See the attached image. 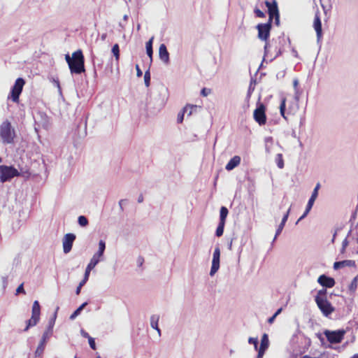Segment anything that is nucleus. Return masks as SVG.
I'll use <instances>...</instances> for the list:
<instances>
[{"instance_id":"nucleus-1","label":"nucleus","mask_w":358,"mask_h":358,"mask_svg":"<svg viewBox=\"0 0 358 358\" xmlns=\"http://www.w3.org/2000/svg\"><path fill=\"white\" fill-rule=\"evenodd\" d=\"M265 4L268 8V21L266 23L257 24L256 28L258 31V38L260 40L265 41L264 57H268L271 45L268 41V39L270 36L272 21L274 19L275 24L278 26L280 24V14L275 1H273L272 3L268 1H266Z\"/></svg>"},{"instance_id":"nucleus-2","label":"nucleus","mask_w":358,"mask_h":358,"mask_svg":"<svg viewBox=\"0 0 358 358\" xmlns=\"http://www.w3.org/2000/svg\"><path fill=\"white\" fill-rule=\"evenodd\" d=\"M22 176L28 179L31 176L29 169L27 167H19V170L12 166H0V181L5 182L10 180L14 177Z\"/></svg>"},{"instance_id":"nucleus-3","label":"nucleus","mask_w":358,"mask_h":358,"mask_svg":"<svg viewBox=\"0 0 358 358\" xmlns=\"http://www.w3.org/2000/svg\"><path fill=\"white\" fill-rule=\"evenodd\" d=\"M65 59L71 73L80 74L85 71V58L81 50L73 52L71 57L66 54Z\"/></svg>"},{"instance_id":"nucleus-4","label":"nucleus","mask_w":358,"mask_h":358,"mask_svg":"<svg viewBox=\"0 0 358 358\" xmlns=\"http://www.w3.org/2000/svg\"><path fill=\"white\" fill-rule=\"evenodd\" d=\"M0 137L3 143L10 144L14 143L15 131L8 120H5L0 125Z\"/></svg>"},{"instance_id":"nucleus-5","label":"nucleus","mask_w":358,"mask_h":358,"mask_svg":"<svg viewBox=\"0 0 358 358\" xmlns=\"http://www.w3.org/2000/svg\"><path fill=\"white\" fill-rule=\"evenodd\" d=\"M53 334V323L49 322L46 331L43 334L42 338L35 351V357H41L44 352L46 343Z\"/></svg>"},{"instance_id":"nucleus-6","label":"nucleus","mask_w":358,"mask_h":358,"mask_svg":"<svg viewBox=\"0 0 358 358\" xmlns=\"http://www.w3.org/2000/svg\"><path fill=\"white\" fill-rule=\"evenodd\" d=\"M105 249L106 243L103 241L101 240L99 243V250L90 259V262L86 267L85 271L90 273L91 271L99 264L100 258L103 255Z\"/></svg>"},{"instance_id":"nucleus-7","label":"nucleus","mask_w":358,"mask_h":358,"mask_svg":"<svg viewBox=\"0 0 358 358\" xmlns=\"http://www.w3.org/2000/svg\"><path fill=\"white\" fill-rule=\"evenodd\" d=\"M345 333L346 331L343 329L336 331L325 329L323 332L327 341L331 344L340 343L343 341Z\"/></svg>"},{"instance_id":"nucleus-8","label":"nucleus","mask_w":358,"mask_h":358,"mask_svg":"<svg viewBox=\"0 0 358 358\" xmlns=\"http://www.w3.org/2000/svg\"><path fill=\"white\" fill-rule=\"evenodd\" d=\"M315 301L323 315L325 317H329L335 310V308L327 300V299H322L319 298V296H315Z\"/></svg>"},{"instance_id":"nucleus-9","label":"nucleus","mask_w":358,"mask_h":358,"mask_svg":"<svg viewBox=\"0 0 358 358\" xmlns=\"http://www.w3.org/2000/svg\"><path fill=\"white\" fill-rule=\"evenodd\" d=\"M25 85V80L22 78L16 79L14 85L13 86L10 97L15 103L19 102L20 95L21 94L23 87Z\"/></svg>"},{"instance_id":"nucleus-10","label":"nucleus","mask_w":358,"mask_h":358,"mask_svg":"<svg viewBox=\"0 0 358 358\" xmlns=\"http://www.w3.org/2000/svg\"><path fill=\"white\" fill-rule=\"evenodd\" d=\"M253 117L260 126L266 123V107L263 103H259L254 110Z\"/></svg>"},{"instance_id":"nucleus-11","label":"nucleus","mask_w":358,"mask_h":358,"mask_svg":"<svg viewBox=\"0 0 358 358\" xmlns=\"http://www.w3.org/2000/svg\"><path fill=\"white\" fill-rule=\"evenodd\" d=\"M76 238V236L73 233H68L64 235L62 239L64 253L68 254L69 252H70Z\"/></svg>"},{"instance_id":"nucleus-12","label":"nucleus","mask_w":358,"mask_h":358,"mask_svg":"<svg viewBox=\"0 0 358 358\" xmlns=\"http://www.w3.org/2000/svg\"><path fill=\"white\" fill-rule=\"evenodd\" d=\"M220 247L217 246L215 248L213 260H212V266L210 271V275L213 276L217 271L220 268Z\"/></svg>"},{"instance_id":"nucleus-13","label":"nucleus","mask_w":358,"mask_h":358,"mask_svg":"<svg viewBox=\"0 0 358 358\" xmlns=\"http://www.w3.org/2000/svg\"><path fill=\"white\" fill-rule=\"evenodd\" d=\"M317 282L325 288H331L336 284V281L334 278L329 277L325 274H322L319 276L317 278Z\"/></svg>"},{"instance_id":"nucleus-14","label":"nucleus","mask_w":358,"mask_h":358,"mask_svg":"<svg viewBox=\"0 0 358 358\" xmlns=\"http://www.w3.org/2000/svg\"><path fill=\"white\" fill-rule=\"evenodd\" d=\"M313 27L317 34V38L320 40L322 36V22L320 15L316 13L313 21Z\"/></svg>"},{"instance_id":"nucleus-15","label":"nucleus","mask_w":358,"mask_h":358,"mask_svg":"<svg viewBox=\"0 0 358 358\" xmlns=\"http://www.w3.org/2000/svg\"><path fill=\"white\" fill-rule=\"evenodd\" d=\"M348 266V267H355L356 266L355 261L354 260H343V261H338L335 262L334 264V268L335 270L340 269L341 268Z\"/></svg>"},{"instance_id":"nucleus-16","label":"nucleus","mask_w":358,"mask_h":358,"mask_svg":"<svg viewBox=\"0 0 358 358\" xmlns=\"http://www.w3.org/2000/svg\"><path fill=\"white\" fill-rule=\"evenodd\" d=\"M159 58L165 63H168L169 61V53L166 49V46L164 44H161L159 48Z\"/></svg>"},{"instance_id":"nucleus-17","label":"nucleus","mask_w":358,"mask_h":358,"mask_svg":"<svg viewBox=\"0 0 358 358\" xmlns=\"http://www.w3.org/2000/svg\"><path fill=\"white\" fill-rule=\"evenodd\" d=\"M354 231H355L356 236H357L356 238L358 242V225H355V227H353V225H351V229L348 231L347 237L343 240V241L342 243V246L343 248H346L348 245V238H349L350 237H352V238H355L354 235H353Z\"/></svg>"},{"instance_id":"nucleus-18","label":"nucleus","mask_w":358,"mask_h":358,"mask_svg":"<svg viewBox=\"0 0 358 358\" xmlns=\"http://www.w3.org/2000/svg\"><path fill=\"white\" fill-rule=\"evenodd\" d=\"M241 157L238 155L233 157L229 162L227 164L225 169L227 171H231L236 166H238L241 163Z\"/></svg>"},{"instance_id":"nucleus-19","label":"nucleus","mask_w":358,"mask_h":358,"mask_svg":"<svg viewBox=\"0 0 358 358\" xmlns=\"http://www.w3.org/2000/svg\"><path fill=\"white\" fill-rule=\"evenodd\" d=\"M269 346V340L268 336L266 334H264L262 336L261 343L259 347L258 346V350L266 352Z\"/></svg>"},{"instance_id":"nucleus-20","label":"nucleus","mask_w":358,"mask_h":358,"mask_svg":"<svg viewBox=\"0 0 358 358\" xmlns=\"http://www.w3.org/2000/svg\"><path fill=\"white\" fill-rule=\"evenodd\" d=\"M197 108V106L196 105H193V104H187L184 108L178 114V117H177V122L178 123H182L183 122V119H184V115L186 112H187L188 110V108Z\"/></svg>"},{"instance_id":"nucleus-21","label":"nucleus","mask_w":358,"mask_h":358,"mask_svg":"<svg viewBox=\"0 0 358 358\" xmlns=\"http://www.w3.org/2000/svg\"><path fill=\"white\" fill-rule=\"evenodd\" d=\"M40 317L32 315L29 320H28L27 322V325L24 329V331H27L30 327L36 326L39 322Z\"/></svg>"},{"instance_id":"nucleus-22","label":"nucleus","mask_w":358,"mask_h":358,"mask_svg":"<svg viewBox=\"0 0 358 358\" xmlns=\"http://www.w3.org/2000/svg\"><path fill=\"white\" fill-rule=\"evenodd\" d=\"M315 201V199L312 198V197L310 198V199L307 203L306 208L304 213L297 220L296 224H298L299 222H300L305 216H306V215L309 213V211L312 208Z\"/></svg>"},{"instance_id":"nucleus-23","label":"nucleus","mask_w":358,"mask_h":358,"mask_svg":"<svg viewBox=\"0 0 358 358\" xmlns=\"http://www.w3.org/2000/svg\"><path fill=\"white\" fill-rule=\"evenodd\" d=\"M87 305V302L83 303L69 317L71 320H74L81 313V311Z\"/></svg>"},{"instance_id":"nucleus-24","label":"nucleus","mask_w":358,"mask_h":358,"mask_svg":"<svg viewBox=\"0 0 358 358\" xmlns=\"http://www.w3.org/2000/svg\"><path fill=\"white\" fill-rule=\"evenodd\" d=\"M41 314V306L38 301H34L32 306L31 315L40 317Z\"/></svg>"},{"instance_id":"nucleus-25","label":"nucleus","mask_w":358,"mask_h":358,"mask_svg":"<svg viewBox=\"0 0 358 358\" xmlns=\"http://www.w3.org/2000/svg\"><path fill=\"white\" fill-rule=\"evenodd\" d=\"M227 215H228V209L224 206L221 207L220 215V224H224Z\"/></svg>"},{"instance_id":"nucleus-26","label":"nucleus","mask_w":358,"mask_h":358,"mask_svg":"<svg viewBox=\"0 0 358 358\" xmlns=\"http://www.w3.org/2000/svg\"><path fill=\"white\" fill-rule=\"evenodd\" d=\"M357 285H358V275L357 276H355L351 283L349 285V291L350 293H355L357 288Z\"/></svg>"},{"instance_id":"nucleus-27","label":"nucleus","mask_w":358,"mask_h":358,"mask_svg":"<svg viewBox=\"0 0 358 358\" xmlns=\"http://www.w3.org/2000/svg\"><path fill=\"white\" fill-rule=\"evenodd\" d=\"M152 40H153V38H151L146 43V45H145L147 54H148V55L149 56V57L150 58L151 60H152V53H153V51H152Z\"/></svg>"},{"instance_id":"nucleus-28","label":"nucleus","mask_w":358,"mask_h":358,"mask_svg":"<svg viewBox=\"0 0 358 358\" xmlns=\"http://www.w3.org/2000/svg\"><path fill=\"white\" fill-rule=\"evenodd\" d=\"M275 161L279 169L284 168V159L283 156L281 153H278L276 155Z\"/></svg>"},{"instance_id":"nucleus-29","label":"nucleus","mask_w":358,"mask_h":358,"mask_svg":"<svg viewBox=\"0 0 358 358\" xmlns=\"http://www.w3.org/2000/svg\"><path fill=\"white\" fill-rule=\"evenodd\" d=\"M159 320V316L158 315H152L150 317V326L152 329H157L158 326V322Z\"/></svg>"},{"instance_id":"nucleus-30","label":"nucleus","mask_w":358,"mask_h":358,"mask_svg":"<svg viewBox=\"0 0 358 358\" xmlns=\"http://www.w3.org/2000/svg\"><path fill=\"white\" fill-rule=\"evenodd\" d=\"M285 107H286V99L283 98L281 100V103L280 105V115L283 117V118L287 120V117L285 115Z\"/></svg>"},{"instance_id":"nucleus-31","label":"nucleus","mask_w":358,"mask_h":358,"mask_svg":"<svg viewBox=\"0 0 358 358\" xmlns=\"http://www.w3.org/2000/svg\"><path fill=\"white\" fill-rule=\"evenodd\" d=\"M112 52L115 57V59L118 61L120 59V48L118 44L116 43L113 46Z\"/></svg>"},{"instance_id":"nucleus-32","label":"nucleus","mask_w":358,"mask_h":358,"mask_svg":"<svg viewBox=\"0 0 358 358\" xmlns=\"http://www.w3.org/2000/svg\"><path fill=\"white\" fill-rule=\"evenodd\" d=\"M350 222L351 224H358V203L356 207L355 211L352 215Z\"/></svg>"},{"instance_id":"nucleus-33","label":"nucleus","mask_w":358,"mask_h":358,"mask_svg":"<svg viewBox=\"0 0 358 358\" xmlns=\"http://www.w3.org/2000/svg\"><path fill=\"white\" fill-rule=\"evenodd\" d=\"M327 288L324 287L323 289L319 290L315 296H319V298H322V299H327Z\"/></svg>"},{"instance_id":"nucleus-34","label":"nucleus","mask_w":358,"mask_h":358,"mask_svg":"<svg viewBox=\"0 0 358 358\" xmlns=\"http://www.w3.org/2000/svg\"><path fill=\"white\" fill-rule=\"evenodd\" d=\"M248 343L250 344L254 345L255 350H258V343H258V338H257L250 337L248 338Z\"/></svg>"},{"instance_id":"nucleus-35","label":"nucleus","mask_w":358,"mask_h":358,"mask_svg":"<svg viewBox=\"0 0 358 358\" xmlns=\"http://www.w3.org/2000/svg\"><path fill=\"white\" fill-rule=\"evenodd\" d=\"M90 273L85 271L84 278L79 283L80 287H83L85 285V283L87 282V280L89 279Z\"/></svg>"},{"instance_id":"nucleus-36","label":"nucleus","mask_w":358,"mask_h":358,"mask_svg":"<svg viewBox=\"0 0 358 358\" xmlns=\"http://www.w3.org/2000/svg\"><path fill=\"white\" fill-rule=\"evenodd\" d=\"M284 226L285 225H279L278 228L276 229L275 234V236H274V238L273 239L271 245H273V243L275 242V241L276 240L278 236L281 234V232H282V229L284 228Z\"/></svg>"},{"instance_id":"nucleus-37","label":"nucleus","mask_w":358,"mask_h":358,"mask_svg":"<svg viewBox=\"0 0 358 358\" xmlns=\"http://www.w3.org/2000/svg\"><path fill=\"white\" fill-rule=\"evenodd\" d=\"M144 82H145V85L148 87L150 85V73L149 72V71H147L145 72V74H144Z\"/></svg>"},{"instance_id":"nucleus-38","label":"nucleus","mask_w":358,"mask_h":358,"mask_svg":"<svg viewBox=\"0 0 358 358\" xmlns=\"http://www.w3.org/2000/svg\"><path fill=\"white\" fill-rule=\"evenodd\" d=\"M20 294H26V292L24 289V283H21L16 289L15 295H18Z\"/></svg>"},{"instance_id":"nucleus-39","label":"nucleus","mask_w":358,"mask_h":358,"mask_svg":"<svg viewBox=\"0 0 358 358\" xmlns=\"http://www.w3.org/2000/svg\"><path fill=\"white\" fill-rule=\"evenodd\" d=\"M224 226L225 225H218L217 226V228L216 231H215V235L217 237H220L221 236H222L223 232H224Z\"/></svg>"},{"instance_id":"nucleus-40","label":"nucleus","mask_w":358,"mask_h":358,"mask_svg":"<svg viewBox=\"0 0 358 358\" xmlns=\"http://www.w3.org/2000/svg\"><path fill=\"white\" fill-rule=\"evenodd\" d=\"M254 12H255L256 16L258 17L263 18V17H265V16H266L265 13L258 8H255L254 10Z\"/></svg>"},{"instance_id":"nucleus-41","label":"nucleus","mask_w":358,"mask_h":358,"mask_svg":"<svg viewBox=\"0 0 358 358\" xmlns=\"http://www.w3.org/2000/svg\"><path fill=\"white\" fill-rule=\"evenodd\" d=\"M320 187V183H317L315 187L314 188L310 197L314 198L315 199H317V195H318V190H319Z\"/></svg>"},{"instance_id":"nucleus-42","label":"nucleus","mask_w":358,"mask_h":358,"mask_svg":"<svg viewBox=\"0 0 358 358\" xmlns=\"http://www.w3.org/2000/svg\"><path fill=\"white\" fill-rule=\"evenodd\" d=\"M88 342H89V345L90 346V348L92 350H95L96 349V343H95L94 338H93L92 337L89 338Z\"/></svg>"},{"instance_id":"nucleus-43","label":"nucleus","mask_w":358,"mask_h":358,"mask_svg":"<svg viewBox=\"0 0 358 358\" xmlns=\"http://www.w3.org/2000/svg\"><path fill=\"white\" fill-rule=\"evenodd\" d=\"M283 50H284L281 47H279V48L275 47L274 55H273V58H276L277 57L280 55L282 54V52H283Z\"/></svg>"},{"instance_id":"nucleus-44","label":"nucleus","mask_w":358,"mask_h":358,"mask_svg":"<svg viewBox=\"0 0 358 358\" xmlns=\"http://www.w3.org/2000/svg\"><path fill=\"white\" fill-rule=\"evenodd\" d=\"M210 93H211V90L210 89H208V88L203 87L201 90V95L203 96H207Z\"/></svg>"},{"instance_id":"nucleus-45","label":"nucleus","mask_w":358,"mask_h":358,"mask_svg":"<svg viewBox=\"0 0 358 358\" xmlns=\"http://www.w3.org/2000/svg\"><path fill=\"white\" fill-rule=\"evenodd\" d=\"M78 224H88L87 219L85 216L80 215L78 217Z\"/></svg>"},{"instance_id":"nucleus-46","label":"nucleus","mask_w":358,"mask_h":358,"mask_svg":"<svg viewBox=\"0 0 358 358\" xmlns=\"http://www.w3.org/2000/svg\"><path fill=\"white\" fill-rule=\"evenodd\" d=\"M1 280H2V283H3V290H5L8 285V277L3 276L1 278Z\"/></svg>"},{"instance_id":"nucleus-47","label":"nucleus","mask_w":358,"mask_h":358,"mask_svg":"<svg viewBox=\"0 0 358 358\" xmlns=\"http://www.w3.org/2000/svg\"><path fill=\"white\" fill-rule=\"evenodd\" d=\"M136 76L137 77L140 78L143 75V72L141 70L138 64L136 65Z\"/></svg>"},{"instance_id":"nucleus-48","label":"nucleus","mask_w":358,"mask_h":358,"mask_svg":"<svg viewBox=\"0 0 358 358\" xmlns=\"http://www.w3.org/2000/svg\"><path fill=\"white\" fill-rule=\"evenodd\" d=\"M58 310H59V307H57L56 310L53 315V317L49 321V322H52V323L53 322V326L55 325V320L57 317V313Z\"/></svg>"},{"instance_id":"nucleus-49","label":"nucleus","mask_w":358,"mask_h":358,"mask_svg":"<svg viewBox=\"0 0 358 358\" xmlns=\"http://www.w3.org/2000/svg\"><path fill=\"white\" fill-rule=\"evenodd\" d=\"M80 334H81L82 336H83V337H84V338H87V339H88L89 338H90V337H91V336H90V334H89L87 332H86L85 330H83V329H81V331H80Z\"/></svg>"},{"instance_id":"nucleus-50","label":"nucleus","mask_w":358,"mask_h":358,"mask_svg":"<svg viewBox=\"0 0 358 358\" xmlns=\"http://www.w3.org/2000/svg\"><path fill=\"white\" fill-rule=\"evenodd\" d=\"M316 336L318 338L322 344L324 343V338L320 333H317Z\"/></svg>"},{"instance_id":"nucleus-51","label":"nucleus","mask_w":358,"mask_h":358,"mask_svg":"<svg viewBox=\"0 0 358 358\" xmlns=\"http://www.w3.org/2000/svg\"><path fill=\"white\" fill-rule=\"evenodd\" d=\"M289 209L287 210V213L282 217V222L280 224H285L286 222V221L287 220L288 215H289Z\"/></svg>"},{"instance_id":"nucleus-52","label":"nucleus","mask_w":358,"mask_h":358,"mask_svg":"<svg viewBox=\"0 0 358 358\" xmlns=\"http://www.w3.org/2000/svg\"><path fill=\"white\" fill-rule=\"evenodd\" d=\"M257 351L258 352V354L256 358H262L265 352L259 350H257Z\"/></svg>"},{"instance_id":"nucleus-53","label":"nucleus","mask_w":358,"mask_h":358,"mask_svg":"<svg viewBox=\"0 0 358 358\" xmlns=\"http://www.w3.org/2000/svg\"><path fill=\"white\" fill-rule=\"evenodd\" d=\"M253 90H254V87H252V86L250 85L249 87L248 91V98H250L251 96V94H252Z\"/></svg>"},{"instance_id":"nucleus-54","label":"nucleus","mask_w":358,"mask_h":358,"mask_svg":"<svg viewBox=\"0 0 358 358\" xmlns=\"http://www.w3.org/2000/svg\"><path fill=\"white\" fill-rule=\"evenodd\" d=\"M276 316L275 315H273L271 317H270L268 319V322L269 324H272L275 319Z\"/></svg>"},{"instance_id":"nucleus-55","label":"nucleus","mask_w":358,"mask_h":358,"mask_svg":"<svg viewBox=\"0 0 358 358\" xmlns=\"http://www.w3.org/2000/svg\"><path fill=\"white\" fill-rule=\"evenodd\" d=\"M196 108H190V107H189V108H188V110H187V112H186V113H187V115H188V116H190V115L192 114V113H193L194 110H196Z\"/></svg>"},{"instance_id":"nucleus-56","label":"nucleus","mask_w":358,"mask_h":358,"mask_svg":"<svg viewBox=\"0 0 358 358\" xmlns=\"http://www.w3.org/2000/svg\"><path fill=\"white\" fill-rule=\"evenodd\" d=\"M143 262H144L143 258L141 257H139L138 259V266H141L143 264Z\"/></svg>"},{"instance_id":"nucleus-57","label":"nucleus","mask_w":358,"mask_h":358,"mask_svg":"<svg viewBox=\"0 0 358 358\" xmlns=\"http://www.w3.org/2000/svg\"><path fill=\"white\" fill-rule=\"evenodd\" d=\"M127 202V200L125 199H121L119 202L120 207L122 210H123L122 205L124 203Z\"/></svg>"},{"instance_id":"nucleus-58","label":"nucleus","mask_w":358,"mask_h":358,"mask_svg":"<svg viewBox=\"0 0 358 358\" xmlns=\"http://www.w3.org/2000/svg\"><path fill=\"white\" fill-rule=\"evenodd\" d=\"M282 308H278L273 315L277 317L282 312Z\"/></svg>"},{"instance_id":"nucleus-59","label":"nucleus","mask_w":358,"mask_h":358,"mask_svg":"<svg viewBox=\"0 0 358 358\" xmlns=\"http://www.w3.org/2000/svg\"><path fill=\"white\" fill-rule=\"evenodd\" d=\"M143 201V194H140V196L138 198V202L142 203Z\"/></svg>"},{"instance_id":"nucleus-60","label":"nucleus","mask_w":358,"mask_h":358,"mask_svg":"<svg viewBox=\"0 0 358 358\" xmlns=\"http://www.w3.org/2000/svg\"><path fill=\"white\" fill-rule=\"evenodd\" d=\"M81 288L82 287H80V285H78V286L77 287L76 290V294L77 295H78L80 293Z\"/></svg>"},{"instance_id":"nucleus-61","label":"nucleus","mask_w":358,"mask_h":358,"mask_svg":"<svg viewBox=\"0 0 358 358\" xmlns=\"http://www.w3.org/2000/svg\"><path fill=\"white\" fill-rule=\"evenodd\" d=\"M298 80H294V82H293V84H294V87L296 88L298 85Z\"/></svg>"},{"instance_id":"nucleus-62","label":"nucleus","mask_w":358,"mask_h":358,"mask_svg":"<svg viewBox=\"0 0 358 358\" xmlns=\"http://www.w3.org/2000/svg\"><path fill=\"white\" fill-rule=\"evenodd\" d=\"M278 43H281L282 41H285V39L283 38H278Z\"/></svg>"},{"instance_id":"nucleus-63","label":"nucleus","mask_w":358,"mask_h":358,"mask_svg":"<svg viewBox=\"0 0 358 358\" xmlns=\"http://www.w3.org/2000/svg\"><path fill=\"white\" fill-rule=\"evenodd\" d=\"M345 248H343V247L342 246V247H341V253H342V254H343V253H344V252H345Z\"/></svg>"},{"instance_id":"nucleus-64","label":"nucleus","mask_w":358,"mask_h":358,"mask_svg":"<svg viewBox=\"0 0 358 358\" xmlns=\"http://www.w3.org/2000/svg\"><path fill=\"white\" fill-rule=\"evenodd\" d=\"M351 358H358V353L354 355Z\"/></svg>"}]
</instances>
